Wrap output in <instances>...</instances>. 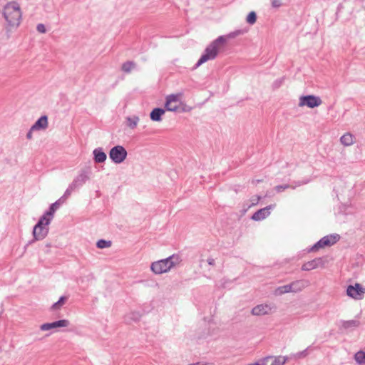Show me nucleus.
<instances>
[{"mask_svg":"<svg viewBox=\"0 0 365 365\" xmlns=\"http://www.w3.org/2000/svg\"><path fill=\"white\" fill-rule=\"evenodd\" d=\"M136 67V63L133 61H127L122 64L121 70L126 73L131 72Z\"/></svg>","mask_w":365,"mask_h":365,"instance_id":"b1692460","label":"nucleus"},{"mask_svg":"<svg viewBox=\"0 0 365 365\" xmlns=\"http://www.w3.org/2000/svg\"><path fill=\"white\" fill-rule=\"evenodd\" d=\"M261 182H262V180H252V183H259Z\"/></svg>","mask_w":365,"mask_h":365,"instance_id":"37998d69","label":"nucleus"},{"mask_svg":"<svg viewBox=\"0 0 365 365\" xmlns=\"http://www.w3.org/2000/svg\"><path fill=\"white\" fill-rule=\"evenodd\" d=\"M68 299V297L61 296L59 299L55 302L51 307V310H58L61 308V307L66 303Z\"/></svg>","mask_w":365,"mask_h":365,"instance_id":"393cba45","label":"nucleus"},{"mask_svg":"<svg viewBox=\"0 0 365 365\" xmlns=\"http://www.w3.org/2000/svg\"><path fill=\"white\" fill-rule=\"evenodd\" d=\"M93 154L94 161L97 163H104L107 158L106 154L101 148L94 149Z\"/></svg>","mask_w":365,"mask_h":365,"instance_id":"a211bd4d","label":"nucleus"},{"mask_svg":"<svg viewBox=\"0 0 365 365\" xmlns=\"http://www.w3.org/2000/svg\"><path fill=\"white\" fill-rule=\"evenodd\" d=\"M53 218V215H47V211L39 218L38 222L36 224L37 227H40L41 225L48 226L51 223V220Z\"/></svg>","mask_w":365,"mask_h":365,"instance_id":"412c9836","label":"nucleus"},{"mask_svg":"<svg viewBox=\"0 0 365 365\" xmlns=\"http://www.w3.org/2000/svg\"><path fill=\"white\" fill-rule=\"evenodd\" d=\"M131 319L134 321H138L140 319V315L138 312H133L131 314Z\"/></svg>","mask_w":365,"mask_h":365,"instance_id":"58836bf2","label":"nucleus"},{"mask_svg":"<svg viewBox=\"0 0 365 365\" xmlns=\"http://www.w3.org/2000/svg\"><path fill=\"white\" fill-rule=\"evenodd\" d=\"M309 348V347L305 349L304 350H303L302 351H299V352L292 354L291 356V357L294 358L295 359L305 358L309 354V353H308Z\"/></svg>","mask_w":365,"mask_h":365,"instance_id":"2f4dec72","label":"nucleus"},{"mask_svg":"<svg viewBox=\"0 0 365 365\" xmlns=\"http://www.w3.org/2000/svg\"><path fill=\"white\" fill-rule=\"evenodd\" d=\"M181 96L178 94H171L166 97V101L165 103V110L168 111L177 112L180 110L179 106L177 103L179 101V97Z\"/></svg>","mask_w":365,"mask_h":365,"instance_id":"6e6552de","label":"nucleus"},{"mask_svg":"<svg viewBox=\"0 0 365 365\" xmlns=\"http://www.w3.org/2000/svg\"><path fill=\"white\" fill-rule=\"evenodd\" d=\"M274 205H269L264 208L259 209L256 211L252 216L251 219L255 221H259L264 220L270 214V210L274 207Z\"/></svg>","mask_w":365,"mask_h":365,"instance_id":"2eb2a0df","label":"nucleus"},{"mask_svg":"<svg viewBox=\"0 0 365 365\" xmlns=\"http://www.w3.org/2000/svg\"><path fill=\"white\" fill-rule=\"evenodd\" d=\"M324 262L323 260V258L317 257L311 261L305 262L302 266V270L310 271V270H312V269H316L319 267H324Z\"/></svg>","mask_w":365,"mask_h":365,"instance_id":"4468645a","label":"nucleus"},{"mask_svg":"<svg viewBox=\"0 0 365 365\" xmlns=\"http://www.w3.org/2000/svg\"><path fill=\"white\" fill-rule=\"evenodd\" d=\"M340 141L344 145L349 146L354 143V135L350 133H346L341 137Z\"/></svg>","mask_w":365,"mask_h":365,"instance_id":"5701e85b","label":"nucleus"},{"mask_svg":"<svg viewBox=\"0 0 365 365\" xmlns=\"http://www.w3.org/2000/svg\"><path fill=\"white\" fill-rule=\"evenodd\" d=\"M3 15L9 26L18 27L19 26L22 13L17 2H8L4 7Z\"/></svg>","mask_w":365,"mask_h":365,"instance_id":"f257e3e1","label":"nucleus"},{"mask_svg":"<svg viewBox=\"0 0 365 365\" xmlns=\"http://www.w3.org/2000/svg\"><path fill=\"white\" fill-rule=\"evenodd\" d=\"M277 292L279 294H285V293L292 292V287H291L290 284L279 287L277 289Z\"/></svg>","mask_w":365,"mask_h":365,"instance_id":"c756f323","label":"nucleus"},{"mask_svg":"<svg viewBox=\"0 0 365 365\" xmlns=\"http://www.w3.org/2000/svg\"><path fill=\"white\" fill-rule=\"evenodd\" d=\"M75 190L76 188L71 184H70L68 188L66 190L63 196H61L60 198L63 199V201L66 202V200L70 197L72 192Z\"/></svg>","mask_w":365,"mask_h":365,"instance_id":"7c9ffc66","label":"nucleus"},{"mask_svg":"<svg viewBox=\"0 0 365 365\" xmlns=\"http://www.w3.org/2000/svg\"><path fill=\"white\" fill-rule=\"evenodd\" d=\"M112 245L111 241L106 240H99L96 243V247L99 249H104L110 247Z\"/></svg>","mask_w":365,"mask_h":365,"instance_id":"bb28decb","label":"nucleus"},{"mask_svg":"<svg viewBox=\"0 0 365 365\" xmlns=\"http://www.w3.org/2000/svg\"><path fill=\"white\" fill-rule=\"evenodd\" d=\"M48 227L46 225H41L40 227H37V225H35L33 229V236L34 240L31 242H29V244H31L32 242L36 240H42L44 239L48 233Z\"/></svg>","mask_w":365,"mask_h":365,"instance_id":"1a4fd4ad","label":"nucleus"},{"mask_svg":"<svg viewBox=\"0 0 365 365\" xmlns=\"http://www.w3.org/2000/svg\"><path fill=\"white\" fill-rule=\"evenodd\" d=\"M225 46L224 36H218L215 40L212 41L205 49L203 54L201 56L197 63L195 68H197L202 63L209 60L215 59L222 47Z\"/></svg>","mask_w":365,"mask_h":365,"instance_id":"f03ea898","label":"nucleus"},{"mask_svg":"<svg viewBox=\"0 0 365 365\" xmlns=\"http://www.w3.org/2000/svg\"><path fill=\"white\" fill-rule=\"evenodd\" d=\"M127 155V150L122 145H115L109 152V158L116 164L123 163L125 160Z\"/></svg>","mask_w":365,"mask_h":365,"instance_id":"39448f33","label":"nucleus"},{"mask_svg":"<svg viewBox=\"0 0 365 365\" xmlns=\"http://www.w3.org/2000/svg\"><path fill=\"white\" fill-rule=\"evenodd\" d=\"M242 34V31L236 30L233 32L228 34L227 35H223L222 36H224V38H225V44L226 43V42L228 39L235 38L236 36H237Z\"/></svg>","mask_w":365,"mask_h":365,"instance_id":"473e14b6","label":"nucleus"},{"mask_svg":"<svg viewBox=\"0 0 365 365\" xmlns=\"http://www.w3.org/2000/svg\"><path fill=\"white\" fill-rule=\"evenodd\" d=\"M202 262H204V259L201 258V259H200V267H202Z\"/></svg>","mask_w":365,"mask_h":365,"instance_id":"c03bdc74","label":"nucleus"},{"mask_svg":"<svg viewBox=\"0 0 365 365\" xmlns=\"http://www.w3.org/2000/svg\"><path fill=\"white\" fill-rule=\"evenodd\" d=\"M272 6L274 8H279L282 6L281 0H272Z\"/></svg>","mask_w":365,"mask_h":365,"instance_id":"e433bc0d","label":"nucleus"},{"mask_svg":"<svg viewBox=\"0 0 365 365\" xmlns=\"http://www.w3.org/2000/svg\"><path fill=\"white\" fill-rule=\"evenodd\" d=\"M138 121L139 118L135 115L127 118L128 125L132 129L135 128L137 126Z\"/></svg>","mask_w":365,"mask_h":365,"instance_id":"cd10ccee","label":"nucleus"},{"mask_svg":"<svg viewBox=\"0 0 365 365\" xmlns=\"http://www.w3.org/2000/svg\"><path fill=\"white\" fill-rule=\"evenodd\" d=\"M70 322L68 319H60L51 323H45L41 325L40 329L41 331H48L53 329L60 327H66L69 326Z\"/></svg>","mask_w":365,"mask_h":365,"instance_id":"9d476101","label":"nucleus"},{"mask_svg":"<svg viewBox=\"0 0 365 365\" xmlns=\"http://www.w3.org/2000/svg\"><path fill=\"white\" fill-rule=\"evenodd\" d=\"M48 124L47 115H42L31 126V130H45L48 128Z\"/></svg>","mask_w":365,"mask_h":365,"instance_id":"dca6fc26","label":"nucleus"},{"mask_svg":"<svg viewBox=\"0 0 365 365\" xmlns=\"http://www.w3.org/2000/svg\"><path fill=\"white\" fill-rule=\"evenodd\" d=\"M65 203L63 201V199L59 198L58 200H56L55 202L52 203L48 210H47V215H54L55 212L60 207L61 205Z\"/></svg>","mask_w":365,"mask_h":365,"instance_id":"4be33fe9","label":"nucleus"},{"mask_svg":"<svg viewBox=\"0 0 365 365\" xmlns=\"http://www.w3.org/2000/svg\"><path fill=\"white\" fill-rule=\"evenodd\" d=\"M288 356H276L271 365H284L288 360Z\"/></svg>","mask_w":365,"mask_h":365,"instance_id":"c85d7f7f","label":"nucleus"},{"mask_svg":"<svg viewBox=\"0 0 365 365\" xmlns=\"http://www.w3.org/2000/svg\"><path fill=\"white\" fill-rule=\"evenodd\" d=\"M364 293L365 288L359 283H356L354 286L349 285L346 289L347 295L355 299H361Z\"/></svg>","mask_w":365,"mask_h":365,"instance_id":"0eeeda50","label":"nucleus"},{"mask_svg":"<svg viewBox=\"0 0 365 365\" xmlns=\"http://www.w3.org/2000/svg\"><path fill=\"white\" fill-rule=\"evenodd\" d=\"M310 181H311V179L307 178L302 180L294 181L292 185L284 184V185H277L274 187V190L277 192H281L288 188L295 189L297 187L308 184Z\"/></svg>","mask_w":365,"mask_h":365,"instance_id":"f8f14e48","label":"nucleus"},{"mask_svg":"<svg viewBox=\"0 0 365 365\" xmlns=\"http://www.w3.org/2000/svg\"><path fill=\"white\" fill-rule=\"evenodd\" d=\"M354 359L360 365L365 364V351H357L354 355Z\"/></svg>","mask_w":365,"mask_h":365,"instance_id":"a878e982","label":"nucleus"},{"mask_svg":"<svg viewBox=\"0 0 365 365\" xmlns=\"http://www.w3.org/2000/svg\"><path fill=\"white\" fill-rule=\"evenodd\" d=\"M89 174L90 172L88 170H82L81 173L74 178V180L71 184L76 189L81 187L90 179Z\"/></svg>","mask_w":365,"mask_h":365,"instance_id":"9b49d317","label":"nucleus"},{"mask_svg":"<svg viewBox=\"0 0 365 365\" xmlns=\"http://www.w3.org/2000/svg\"><path fill=\"white\" fill-rule=\"evenodd\" d=\"M33 131L34 130H31V128L30 130H29V132L26 134L27 139L31 140L32 138V133H33Z\"/></svg>","mask_w":365,"mask_h":365,"instance_id":"79ce46f5","label":"nucleus"},{"mask_svg":"<svg viewBox=\"0 0 365 365\" xmlns=\"http://www.w3.org/2000/svg\"><path fill=\"white\" fill-rule=\"evenodd\" d=\"M284 80H285V77L283 76L282 78H279L278 79H276L272 85V88L273 90H277L279 88H280L282 86V85L284 83Z\"/></svg>","mask_w":365,"mask_h":365,"instance_id":"f704fd0d","label":"nucleus"},{"mask_svg":"<svg viewBox=\"0 0 365 365\" xmlns=\"http://www.w3.org/2000/svg\"><path fill=\"white\" fill-rule=\"evenodd\" d=\"M180 262V257L178 255H173L165 259L154 262L150 265V269L155 274L165 273L170 269Z\"/></svg>","mask_w":365,"mask_h":365,"instance_id":"7ed1b4c3","label":"nucleus"},{"mask_svg":"<svg viewBox=\"0 0 365 365\" xmlns=\"http://www.w3.org/2000/svg\"><path fill=\"white\" fill-rule=\"evenodd\" d=\"M292 292H297L302 291L307 286V282L303 279L297 280L290 283Z\"/></svg>","mask_w":365,"mask_h":365,"instance_id":"aec40b11","label":"nucleus"},{"mask_svg":"<svg viewBox=\"0 0 365 365\" xmlns=\"http://www.w3.org/2000/svg\"><path fill=\"white\" fill-rule=\"evenodd\" d=\"M190 365H201V363L191 364Z\"/></svg>","mask_w":365,"mask_h":365,"instance_id":"49530a36","label":"nucleus"},{"mask_svg":"<svg viewBox=\"0 0 365 365\" xmlns=\"http://www.w3.org/2000/svg\"><path fill=\"white\" fill-rule=\"evenodd\" d=\"M271 311V307L267 304H259L252 309V314L255 316H262L268 314Z\"/></svg>","mask_w":365,"mask_h":365,"instance_id":"f3484780","label":"nucleus"},{"mask_svg":"<svg viewBox=\"0 0 365 365\" xmlns=\"http://www.w3.org/2000/svg\"><path fill=\"white\" fill-rule=\"evenodd\" d=\"M207 262L209 265H211V266H215V260L212 257H209L207 259Z\"/></svg>","mask_w":365,"mask_h":365,"instance_id":"ea45409f","label":"nucleus"},{"mask_svg":"<svg viewBox=\"0 0 365 365\" xmlns=\"http://www.w3.org/2000/svg\"><path fill=\"white\" fill-rule=\"evenodd\" d=\"M246 21L249 24H254L257 21L256 13L255 11H250L246 18Z\"/></svg>","mask_w":365,"mask_h":365,"instance_id":"72a5a7b5","label":"nucleus"},{"mask_svg":"<svg viewBox=\"0 0 365 365\" xmlns=\"http://www.w3.org/2000/svg\"><path fill=\"white\" fill-rule=\"evenodd\" d=\"M165 110L161 108H155L150 113V118L153 121L159 122L162 120V116L165 114Z\"/></svg>","mask_w":365,"mask_h":365,"instance_id":"6ab92c4d","label":"nucleus"},{"mask_svg":"<svg viewBox=\"0 0 365 365\" xmlns=\"http://www.w3.org/2000/svg\"><path fill=\"white\" fill-rule=\"evenodd\" d=\"M36 30L41 34H44L46 31V27L43 24H38L36 26Z\"/></svg>","mask_w":365,"mask_h":365,"instance_id":"c9c22d12","label":"nucleus"},{"mask_svg":"<svg viewBox=\"0 0 365 365\" xmlns=\"http://www.w3.org/2000/svg\"><path fill=\"white\" fill-rule=\"evenodd\" d=\"M340 240V235L332 234L323 237L317 243H315L309 250V252L317 251L319 248L329 247L336 244Z\"/></svg>","mask_w":365,"mask_h":365,"instance_id":"20e7f679","label":"nucleus"},{"mask_svg":"<svg viewBox=\"0 0 365 365\" xmlns=\"http://www.w3.org/2000/svg\"><path fill=\"white\" fill-rule=\"evenodd\" d=\"M339 329L341 331L354 330L356 328L359 327L360 325V322L356 319L351 320H341L339 322Z\"/></svg>","mask_w":365,"mask_h":365,"instance_id":"ddd939ff","label":"nucleus"},{"mask_svg":"<svg viewBox=\"0 0 365 365\" xmlns=\"http://www.w3.org/2000/svg\"><path fill=\"white\" fill-rule=\"evenodd\" d=\"M201 365H213L212 363L201 364Z\"/></svg>","mask_w":365,"mask_h":365,"instance_id":"a18cd8bd","label":"nucleus"},{"mask_svg":"<svg viewBox=\"0 0 365 365\" xmlns=\"http://www.w3.org/2000/svg\"><path fill=\"white\" fill-rule=\"evenodd\" d=\"M269 357H266L264 359H262V364H259V362H255V363H252V364H249L247 365H265V361L269 359Z\"/></svg>","mask_w":365,"mask_h":365,"instance_id":"a19ab883","label":"nucleus"},{"mask_svg":"<svg viewBox=\"0 0 365 365\" xmlns=\"http://www.w3.org/2000/svg\"><path fill=\"white\" fill-rule=\"evenodd\" d=\"M178 106L180 108V110L178 111V113L187 112L190 110V109H187V106L185 105H183L181 103H180Z\"/></svg>","mask_w":365,"mask_h":365,"instance_id":"4c0bfd02","label":"nucleus"},{"mask_svg":"<svg viewBox=\"0 0 365 365\" xmlns=\"http://www.w3.org/2000/svg\"><path fill=\"white\" fill-rule=\"evenodd\" d=\"M322 103V99L319 96L314 95L302 96L299 98V106H307L309 108H314L319 106Z\"/></svg>","mask_w":365,"mask_h":365,"instance_id":"423d86ee","label":"nucleus"}]
</instances>
